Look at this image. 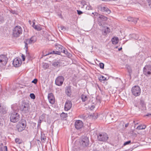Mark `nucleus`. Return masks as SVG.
<instances>
[{"instance_id": "28", "label": "nucleus", "mask_w": 151, "mask_h": 151, "mask_svg": "<svg viewBox=\"0 0 151 151\" xmlns=\"http://www.w3.org/2000/svg\"><path fill=\"white\" fill-rule=\"evenodd\" d=\"M146 126L144 125H139L137 127V129L139 130L143 129H145L146 128Z\"/></svg>"}, {"instance_id": "10", "label": "nucleus", "mask_w": 151, "mask_h": 151, "mask_svg": "<svg viewBox=\"0 0 151 151\" xmlns=\"http://www.w3.org/2000/svg\"><path fill=\"white\" fill-rule=\"evenodd\" d=\"M89 142L88 137L84 136L82 137V140L80 143L83 147H86L88 145Z\"/></svg>"}, {"instance_id": "62", "label": "nucleus", "mask_w": 151, "mask_h": 151, "mask_svg": "<svg viewBox=\"0 0 151 151\" xmlns=\"http://www.w3.org/2000/svg\"><path fill=\"white\" fill-rule=\"evenodd\" d=\"M98 88H99V89L100 90H101V89H100V88L99 87V86H98Z\"/></svg>"}, {"instance_id": "46", "label": "nucleus", "mask_w": 151, "mask_h": 151, "mask_svg": "<svg viewBox=\"0 0 151 151\" xmlns=\"http://www.w3.org/2000/svg\"><path fill=\"white\" fill-rule=\"evenodd\" d=\"M77 12L78 14L79 15H80L83 13V12L80 10H77Z\"/></svg>"}, {"instance_id": "8", "label": "nucleus", "mask_w": 151, "mask_h": 151, "mask_svg": "<svg viewBox=\"0 0 151 151\" xmlns=\"http://www.w3.org/2000/svg\"><path fill=\"white\" fill-rule=\"evenodd\" d=\"M143 74L147 76L151 75V65H145L143 69Z\"/></svg>"}, {"instance_id": "25", "label": "nucleus", "mask_w": 151, "mask_h": 151, "mask_svg": "<svg viewBox=\"0 0 151 151\" xmlns=\"http://www.w3.org/2000/svg\"><path fill=\"white\" fill-rule=\"evenodd\" d=\"M81 98L82 99V101L83 102H85L87 101L88 99V98L86 96L84 95L83 94H82L81 96Z\"/></svg>"}, {"instance_id": "43", "label": "nucleus", "mask_w": 151, "mask_h": 151, "mask_svg": "<svg viewBox=\"0 0 151 151\" xmlns=\"http://www.w3.org/2000/svg\"><path fill=\"white\" fill-rule=\"evenodd\" d=\"M55 51H53L52 52H50V53H48L47 54H46V55L44 54L43 55V56H46L47 55H49V54H55Z\"/></svg>"}, {"instance_id": "3", "label": "nucleus", "mask_w": 151, "mask_h": 151, "mask_svg": "<svg viewBox=\"0 0 151 151\" xmlns=\"http://www.w3.org/2000/svg\"><path fill=\"white\" fill-rule=\"evenodd\" d=\"M10 119L11 122L16 123L18 121L20 118V114L16 111H14L9 114Z\"/></svg>"}, {"instance_id": "39", "label": "nucleus", "mask_w": 151, "mask_h": 151, "mask_svg": "<svg viewBox=\"0 0 151 151\" xmlns=\"http://www.w3.org/2000/svg\"><path fill=\"white\" fill-rule=\"evenodd\" d=\"M86 2L85 1H82L81 2V4L83 5L82 6V8H83L84 7V6L86 5Z\"/></svg>"}, {"instance_id": "18", "label": "nucleus", "mask_w": 151, "mask_h": 151, "mask_svg": "<svg viewBox=\"0 0 151 151\" xmlns=\"http://www.w3.org/2000/svg\"><path fill=\"white\" fill-rule=\"evenodd\" d=\"M27 40L28 42V43L29 44H30L32 43H35L37 40V38L36 36H32L30 39H27Z\"/></svg>"}, {"instance_id": "59", "label": "nucleus", "mask_w": 151, "mask_h": 151, "mask_svg": "<svg viewBox=\"0 0 151 151\" xmlns=\"http://www.w3.org/2000/svg\"><path fill=\"white\" fill-rule=\"evenodd\" d=\"M27 56H28V57L29 56V53H28L27 54Z\"/></svg>"}, {"instance_id": "53", "label": "nucleus", "mask_w": 151, "mask_h": 151, "mask_svg": "<svg viewBox=\"0 0 151 151\" xmlns=\"http://www.w3.org/2000/svg\"><path fill=\"white\" fill-rule=\"evenodd\" d=\"M146 116H149L150 117H151V114H147L146 115Z\"/></svg>"}, {"instance_id": "51", "label": "nucleus", "mask_w": 151, "mask_h": 151, "mask_svg": "<svg viewBox=\"0 0 151 151\" xmlns=\"http://www.w3.org/2000/svg\"><path fill=\"white\" fill-rule=\"evenodd\" d=\"M22 58L23 61H24L25 60V57L24 55L22 54Z\"/></svg>"}, {"instance_id": "30", "label": "nucleus", "mask_w": 151, "mask_h": 151, "mask_svg": "<svg viewBox=\"0 0 151 151\" xmlns=\"http://www.w3.org/2000/svg\"><path fill=\"white\" fill-rule=\"evenodd\" d=\"M104 21L102 20H101L99 18L98 19V24L100 26H103L104 23Z\"/></svg>"}, {"instance_id": "2", "label": "nucleus", "mask_w": 151, "mask_h": 151, "mask_svg": "<svg viewBox=\"0 0 151 151\" xmlns=\"http://www.w3.org/2000/svg\"><path fill=\"white\" fill-rule=\"evenodd\" d=\"M27 125V122L25 119H22L16 126L19 132L24 130Z\"/></svg>"}, {"instance_id": "58", "label": "nucleus", "mask_w": 151, "mask_h": 151, "mask_svg": "<svg viewBox=\"0 0 151 151\" xmlns=\"http://www.w3.org/2000/svg\"><path fill=\"white\" fill-rule=\"evenodd\" d=\"M15 12L13 11H12V13L13 14H14Z\"/></svg>"}, {"instance_id": "38", "label": "nucleus", "mask_w": 151, "mask_h": 151, "mask_svg": "<svg viewBox=\"0 0 151 151\" xmlns=\"http://www.w3.org/2000/svg\"><path fill=\"white\" fill-rule=\"evenodd\" d=\"M30 96L32 99H34L35 98V95L33 93H31L30 94Z\"/></svg>"}, {"instance_id": "50", "label": "nucleus", "mask_w": 151, "mask_h": 151, "mask_svg": "<svg viewBox=\"0 0 151 151\" xmlns=\"http://www.w3.org/2000/svg\"><path fill=\"white\" fill-rule=\"evenodd\" d=\"M66 55H67L69 58L72 56V55L68 52L67 54H66Z\"/></svg>"}, {"instance_id": "7", "label": "nucleus", "mask_w": 151, "mask_h": 151, "mask_svg": "<svg viewBox=\"0 0 151 151\" xmlns=\"http://www.w3.org/2000/svg\"><path fill=\"white\" fill-rule=\"evenodd\" d=\"M131 91L132 94L135 96H138L140 94L141 89L138 86H135L133 87Z\"/></svg>"}, {"instance_id": "57", "label": "nucleus", "mask_w": 151, "mask_h": 151, "mask_svg": "<svg viewBox=\"0 0 151 151\" xmlns=\"http://www.w3.org/2000/svg\"><path fill=\"white\" fill-rule=\"evenodd\" d=\"M122 47H121V48H119V49L118 50H119V51H120L121 50H122Z\"/></svg>"}, {"instance_id": "55", "label": "nucleus", "mask_w": 151, "mask_h": 151, "mask_svg": "<svg viewBox=\"0 0 151 151\" xmlns=\"http://www.w3.org/2000/svg\"><path fill=\"white\" fill-rule=\"evenodd\" d=\"M128 124H129L128 123H127V124H125V127H127L128 126Z\"/></svg>"}, {"instance_id": "48", "label": "nucleus", "mask_w": 151, "mask_h": 151, "mask_svg": "<svg viewBox=\"0 0 151 151\" xmlns=\"http://www.w3.org/2000/svg\"><path fill=\"white\" fill-rule=\"evenodd\" d=\"M65 48H64L63 47V48H62V49H60L59 50V51L60 52V53L61 52H63V50H65Z\"/></svg>"}, {"instance_id": "27", "label": "nucleus", "mask_w": 151, "mask_h": 151, "mask_svg": "<svg viewBox=\"0 0 151 151\" xmlns=\"http://www.w3.org/2000/svg\"><path fill=\"white\" fill-rule=\"evenodd\" d=\"M89 117L90 118L95 120V119H97V114H92L90 115Z\"/></svg>"}, {"instance_id": "15", "label": "nucleus", "mask_w": 151, "mask_h": 151, "mask_svg": "<svg viewBox=\"0 0 151 151\" xmlns=\"http://www.w3.org/2000/svg\"><path fill=\"white\" fill-rule=\"evenodd\" d=\"M48 99L49 102L51 104H53L55 102V98L53 94L52 93H49L48 95Z\"/></svg>"}, {"instance_id": "12", "label": "nucleus", "mask_w": 151, "mask_h": 151, "mask_svg": "<svg viewBox=\"0 0 151 151\" xmlns=\"http://www.w3.org/2000/svg\"><path fill=\"white\" fill-rule=\"evenodd\" d=\"M137 105L135 104L134 106L136 107H138L139 109L142 110H144L145 108V104L144 101L143 100H140L139 104Z\"/></svg>"}, {"instance_id": "5", "label": "nucleus", "mask_w": 151, "mask_h": 151, "mask_svg": "<svg viewBox=\"0 0 151 151\" xmlns=\"http://www.w3.org/2000/svg\"><path fill=\"white\" fill-rule=\"evenodd\" d=\"M108 134L105 133H99L97 135V139L100 142H105L108 140Z\"/></svg>"}, {"instance_id": "56", "label": "nucleus", "mask_w": 151, "mask_h": 151, "mask_svg": "<svg viewBox=\"0 0 151 151\" xmlns=\"http://www.w3.org/2000/svg\"><path fill=\"white\" fill-rule=\"evenodd\" d=\"M95 107V106H92L91 107V109H93Z\"/></svg>"}, {"instance_id": "9", "label": "nucleus", "mask_w": 151, "mask_h": 151, "mask_svg": "<svg viewBox=\"0 0 151 151\" xmlns=\"http://www.w3.org/2000/svg\"><path fill=\"white\" fill-rule=\"evenodd\" d=\"M64 80V77L60 76L57 77L55 80V84L58 86H61L63 84Z\"/></svg>"}, {"instance_id": "24", "label": "nucleus", "mask_w": 151, "mask_h": 151, "mask_svg": "<svg viewBox=\"0 0 151 151\" xmlns=\"http://www.w3.org/2000/svg\"><path fill=\"white\" fill-rule=\"evenodd\" d=\"M127 69L128 70V71L129 73V75L131 77V73L132 72V70L131 67L129 65H126Z\"/></svg>"}, {"instance_id": "21", "label": "nucleus", "mask_w": 151, "mask_h": 151, "mask_svg": "<svg viewBox=\"0 0 151 151\" xmlns=\"http://www.w3.org/2000/svg\"><path fill=\"white\" fill-rule=\"evenodd\" d=\"M119 41L117 37H113L111 39V41L113 44L116 45L117 44Z\"/></svg>"}, {"instance_id": "35", "label": "nucleus", "mask_w": 151, "mask_h": 151, "mask_svg": "<svg viewBox=\"0 0 151 151\" xmlns=\"http://www.w3.org/2000/svg\"><path fill=\"white\" fill-rule=\"evenodd\" d=\"M92 14L93 15V16H92L94 18H96L99 15V14L97 12H93Z\"/></svg>"}, {"instance_id": "32", "label": "nucleus", "mask_w": 151, "mask_h": 151, "mask_svg": "<svg viewBox=\"0 0 151 151\" xmlns=\"http://www.w3.org/2000/svg\"><path fill=\"white\" fill-rule=\"evenodd\" d=\"M43 116H40L39 118V121L38 122V124H37V126L38 127H40L41 123L42 122V117Z\"/></svg>"}, {"instance_id": "33", "label": "nucleus", "mask_w": 151, "mask_h": 151, "mask_svg": "<svg viewBox=\"0 0 151 151\" xmlns=\"http://www.w3.org/2000/svg\"><path fill=\"white\" fill-rule=\"evenodd\" d=\"M55 47L56 49L58 50H59L62 48H63V47L62 45L59 44L56 45Z\"/></svg>"}, {"instance_id": "34", "label": "nucleus", "mask_w": 151, "mask_h": 151, "mask_svg": "<svg viewBox=\"0 0 151 151\" xmlns=\"http://www.w3.org/2000/svg\"><path fill=\"white\" fill-rule=\"evenodd\" d=\"M110 29L109 27H107L104 29V33L106 34L107 33H109L110 32Z\"/></svg>"}, {"instance_id": "60", "label": "nucleus", "mask_w": 151, "mask_h": 151, "mask_svg": "<svg viewBox=\"0 0 151 151\" xmlns=\"http://www.w3.org/2000/svg\"><path fill=\"white\" fill-rule=\"evenodd\" d=\"M1 122L0 121V126L1 125Z\"/></svg>"}, {"instance_id": "64", "label": "nucleus", "mask_w": 151, "mask_h": 151, "mask_svg": "<svg viewBox=\"0 0 151 151\" xmlns=\"http://www.w3.org/2000/svg\"><path fill=\"white\" fill-rule=\"evenodd\" d=\"M29 22H31V21H29Z\"/></svg>"}, {"instance_id": "19", "label": "nucleus", "mask_w": 151, "mask_h": 151, "mask_svg": "<svg viewBox=\"0 0 151 151\" xmlns=\"http://www.w3.org/2000/svg\"><path fill=\"white\" fill-rule=\"evenodd\" d=\"M128 21L133 22L134 24H136L138 19V18H133L131 17H129L127 18Z\"/></svg>"}, {"instance_id": "42", "label": "nucleus", "mask_w": 151, "mask_h": 151, "mask_svg": "<svg viewBox=\"0 0 151 151\" xmlns=\"http://www.w3.org/2000/svg\"><path fill=\"white\" fill-rule=\"evenodd\" d=\"M4 22V19L3 17L1 16H0V24L2 23L3 22Z\"/></svg>"}, {"instance_id": "37", "label": "nucleus", "mask_w": 151, "mask_h": 151, "mask_svg": "<svg viewBox=\"0 0 151 151\" xmlns=\"http://www.w3.org/2000/svg\"><path fill=\"white\" fill-rule=\"evenodd\" d=\"M86 9L88 10H91L93 9L92 7L90 5H88L86 7Z\"/></svg>"}, {"instance_id": "26", "label": "nucleus", "mask_w": 151, "mask_h": 151, "mask_svg": "<svg viewBox=\"0 0 151 151\" xmlns=\"http://www.w3.org/2000/svg\"><path fill=\"white\" fill-rule=\"evenodd\" d=\"M28 41L27 40H26L24 41V42L25 44V48L26 49L25 50L26 51V52H27L28 49V45L29 44L28 43Z\"/></svg>"}, {"instance_id": "61", "label": "nucleus", "mask_w": 151, "mask_h": 151, "mask_svg": "<svg viewBox=\"0 0 151 151\" xmlns=\"http://www.w3.org/2000/svg\"><path fill=\"white\" fill-rule=\"evenodd\" d=\"M135 38L136 40H137V39H138V38H137V37H136V38Z\"/></svg>"}, {"instance_id": "16", "label": "nucleus", "mask_w": 151, "mask_h": 151, "mask_svg": "<svg viewBox=\"0 0 151 151\" xmlns=\"http://www.w3.org/2000/svg\"><path fill=\"white\" fill-rule=\"evenodd\" d=\"M83 125V123L82 121L78 120L76 121L75 123V128L77 129H79L81 128Z\"/></svg>"}, {"instance_id": "45", "label": "nucleus", "mask_w": 151, "mask_h": 151, "mask_svg": "<svg viewBox=\"0 0 151 151\" xmlns=\"http://www.w3.org/2000/svg\"><path fill=\"white\" fill-rule=\"evenodd\" d=\"M37 81H38L37 79L36 78H35L32 81V83H33L35 84H36L37 83Z\"/></svg>"}, {"instance_id": "1", "label": "nucleus", "mask_w": 151, "mask_h": 151, "mask_svg": "<svg viewBox=\"0 0 151 151\" xmlns=\"http://www.w3.org/2000/svg\"><path fill=\"white\" fill-rule=\"evenodd\" d=\"M19 109L22 113L28 114L30 110L29 103L24 101H22L19 106Z\"/></svg>"}, {"instance_id": "11", "label": "nucleus", "mask_w": 151, "mask_h": 151, "mask_svg": "<svg viewBox=\"0 0 151 151\" xmlns=\"http://www.w3.org/2000/svg\"><path fill=\"white\" fill-rule=\"evenodd\" d=\"M99 9L101 12H104L106 14H109L111 12V11L104 5H101L99 7Z\"/></svg>"}, {"instance_id": "4", "label": "nucleus", "mask_w": 151, "mask_h": 151, "mask_svg": "<svg viewBox=\"0 0 151 151\" xmlns=\"http://www.w3.org/2000/svg\"><path fill=\"white\" fill-rule=\"evenodd\" d=\"M22 29L20 26H16L13 30V36L15 37H18L22 34Z\"/></svg>"}, {"instance_id": "31", "label": "nucleus", "mask_w": 151, "mask_h": 151, "mask_svg": "<svg viewBox=\"0 0 151 151\" xmlns=\"http://www.w3.org/2000/svg\"><path fill=\"white\" fill-rule=\"evenodd\" d=\"M55 67H58L60 66V63L58 61L54 62L52 64Z\"/></svg>"}, {"instance_id": "63", "label": "nucleus", "mask_w": 151, "mask_h": 151, "mask_svg": "<svg viewBox=\"0 0 151 151\" xmlns=\"http://www.w3.org/2000/svg\"><path fill=\"white\" fill-rule=\"evenodd\" d=\"M35 24V23L33 22V25H34V24Z\"/></svg>"}, {"instance_id": "40", "label": "nucleus", "mask_w": 151, "mask_h": 151, "mask_svg": "<svg viewBox=\"0 0 151 151\" xmlns=\"http://www.w3.org/2000/svg\"><path fill=\"white\" fill-rule=\"evenodd\" d=\"M15 141L16 143H18V144H20L21 143V141L19 138H16L15 139Z\"/></svg>"}, {"instance_id": "23", "label": "nucleus", "mask_w": 151, "mask_h": 151, "mask_svg": "<svg viewBox=\"0 0 151 151\" xmlns=\"http://www.w3.org/2000/svg\"><path fill=\"white\" fill-rule=\"evenodd\" d=\"M99 18L102 20L104 21H106L107 19V18L102 15L99 14Z\"/></svg>"}, {"instance_id": "20", "label": "nucleus", "mask_w": 151, "mask_h": 151, "mask_svg": "<svg viewBox=\"0 0 151 151\" xmlns=\"http://www.w3.org/2000/svg\"><path fill=\"white\" fill-rule=\"evenodd\" d=\"M0 151H7L6 146H4L2 143L0 144Z\"/></svg>"}, {"instance_id": "22", "label": "nucleus", "mask_w": 151, "mask_h": 151, "mask_svg": "<svg viewBox=\"0 0 151 151\" xmlns=\"http://www.w3.org/2000/svg\"><path fill=\"white\" fill-rule=\"evenodd\" d=\"M0 112L4 114L6 113V108L0 105Z\"/></svg>"}, {"instance_id": "49", "label": "nucleus", "mask_w": 151, "mask_h": 151, "mask_svg": "<svg viewBox=\"0 0 151 151\" xmlns=\"http://www.w3.org/2000/svg\"><path fill=\"white\" fill-rule=\"evenodd\" d=\"M68 51L65 49V50H63V53H64L66 55L68 53Z\"/></svg>"}, {"instance_id": "52", "label": "nucleus", "mask_w": 151, "mask_h": 151, "mask_svg": "<svg viewBox=\"0 0 151 151\" xmlns=\"http://www.w3.org/2000/svg\"><path fill=\"white\" fill-rule=\"evenodd\" d=\"M55 54L60 55V52L58 50L55 51Z\"/></svg>"}, {"instance_id": "6", "label": "nucleus", "mask_w": 151, "mask_h": 151, "mask_svg": "<svg viewBox=\"0 0 151 151\" xmlns=\"http://www.w3.org/2000/svg\"><path fill=\"white\" fill-rule=\"evenodd\" d=\"M8 58L7 56L4 55H0V67L5 66L7 63Z\"/></svg>"}, {"instance_id": "17", "label": "nucleus", "mask_w": 151, "mask_h": 151, "mask_svg": "<svg viewBox=\"0 0 151 151\" xmlns=\"http://www.w3.org/2000/svg\"><path fill=\"white\" fill-rule=\"evenodd\" d=\"M65 92L67 96H70L71 95L72 92L71 86H66L65 88Z\"/></svg>"}, {"instance_id": "13", "label": "nucleus", "mask_w": 151, "mask_h": 151, "mask_svg": "<svg viewBox=\"0 0 151 151\" xmlns=\"http://www.w3.org/2000/svg\"><path fill=\"white\" fill-rule=\"evenodd\" d=\"M22 62V61L20 59L15 58L13 61V64L14 66L17 67L21 65Z\"/></svg>"}, {"instance_id": "14", "label": "nucleus", "mask_w": 151, "mask_h": 151, "mask_svg": "<svg viewBox=\"0 0 151 151\" xmlns=\"http://www.w3.org/2000/svg\"><path fill=\"white\" fill-rule=\"evenodd\" d=\"M72 104L71 101L69 100H67L65 104V109L66 111H68L71 108Z\"/></svg>"}, {"instance_id": "54", "label": "nucleus", "mask_w": 151, "mask_h": 151, "mask_svg": "<svg viewBox=\"0 0 151 151\" xmlns=\"http://www.w3.org/2000/svg\"><path fill=\"white\" fill-rule=\"evenodd\" d=\"M34 28L36 29H38V28L37 26H35V27H34Z\"/></svg>"}, {"instance_id": "47", "label": "nucleus", "mask_w": 151, "mask_h": 151, "mask_svg": "<svg viewBox=\"0 0 151 151\" xmlns=\"http://www.w3.org/2000/svg\"><path fill=\"white\" fill-rule=\"evenodd\" d=\"M100 80L102 81H105L106 80V78L104 76H102L101 77H100Z\"/></svg>"}, {"instance_id": "41", "label": "nucleus", "mask_w": 151, "mask_h": 151, "mask_svg": "<svg viewBox=\"0 0 151 151\" xmlns=\"http://www.w3.org/2000/svg\"><path fill=\"white\" fill-rule=\"evenodd\" d=\"M99 66L101 68L104 69V64L103 63H100L99 64Z\"/></svg>"}, {"instance_id": "29", "label": "nucleus", "mask_w": 151, "mask_h": 151, "mask_svg": "<svg viewBox=\"0 0 151 151\" xmlns=\"http://www.w3.org/2000/svg\"><path fill=\"white\" fill-rule=\"evenodd\" d=\"M41 139L42 142H45L46 140V137L44 134H41Z\"/></svg>"}, {"instance_id": "36", "label": "nucleus", "mask_w": 151, "mask_h": 151, "mask_svg": "<svg viewBox=\"0 0 151 151\" xmlns=\"http://www.w3.org/2000/svg\"><path fill=\"white\" fill-rule=\"evenodd\" d=\"M60 29L63 32H65L66 30V28L64 26H61L60 27Z\"/></svg>"}, {"instance_id": "44", "label": "nucleus", "mask_w": 151, "mask_h": 151, "mask_svg": "<svg viewBox=\"0 0 151 151\" xmlns=\"http://www.w3.org/2000/svg\"><path fill=\"white\" fill-rule=\"evenodd\" d=\"M131 142V141L130 140H129V141H127V142H124V146H125L127 145H128Z\"/></svg>"}]
</instances>
